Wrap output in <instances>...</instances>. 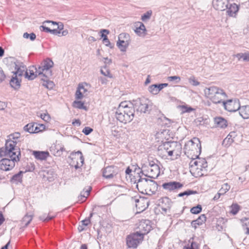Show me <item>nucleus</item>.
I'll list each match as a JSON object with an SVG mask.
<instances>
[{
    "label": "nucleus",
    "instance_id": "nucleus-1",
    "mask_svg": "<svg viewBox=\"0 0 249 249\" xmlns=\"http://www.w3.org/2000/svg\"><path fill=\"white\" fill-rule=\"evenodd\" d=\"M158 154L162 157L170 156L175 159L181 154V144L175 142H165L158 147Z\"/></svg>",
    "mask_w": 249,
    "mask_h": 249
},
{
    "label": "nucleus",
    "instance_id": "nucleus-2",
    "mask_svg": "<svg viewBox=\"0 0 249 249\" xmlns=\"http://www.w3.org/2000/svg\"><path fill=\"white\" fill-rule=\"evenodd\" d=\"M135 115L134 108L127 102H122L116 111V117L120 122L127 124L131 122Z\"/></svg>",
    "mask_w": 249,
    "mask_h": 249
},
{
    "label": "nucleus",
    "instance_id": "nucleus-3",
    "mask_svg": "<svg viewBox=\"0 0 249 249\" xmlns=\"http://www.w3.org/2000/svg\"><path fill=\"white\" fill-rule=\"evenodd\" d=\"M204 93L205 97L214 104L222 103L227 98L225 91L216 86L205 88L204 89Z\"/></svg>",
    "mask_w": 249,
    "mask_h": 249
},
{
    "label": "nucleus",
    "instance_id": "nucleus-4",
    "mask_svg": "<svg viewBox=\"0 0 249 249\" xmlns=\"http://www.w3.org/2000/svg\"><path fill=\"white\" fill-rule=\"evenodd\" d=\"M20 134L18 132H16L9 135L8 139L6 141L5 147L0 148L1 149V153H4L5 151H8V153H13V154L20 155V148L17 146V143L19 142ZM4 155V154H3Z\"/></svg>",
    "mask_w": 249,
    "mask_h": 249
},
{
    "label": "nucleus",
    "instance_id": "nucleus-5",
    "mask_svg": "<svg viewBox=\"0 0 249 249\" xmlns=\"http://www.w3.org/2000/svg\"><path fill=\"white\" fill-rule=\"evenodd\" d=\"M135 183L140 193L149 196L155 194L158 188V185L155 181L147 178H140Z\"/></svg>",
    "mask_w": 249,
    "mask_h": 249
},
{
    "label": "nucleus",
    "instance_id": "nucleus-6",
    "mask_svg": "<svg viewBox=\"0 0 249 249\" xmlns=\"http://www.w3.org/2000/svg\"><path fill=\"white\" fill-rule=\"evenodd\" d=\"M185 154L190 159L195 160L199 155L201 146L199 140L197 138L188 141L184 146Z\"/></svg>",
    "mask_w": 249,
    "mask_h": 249
},
{
    "label": "nucleus",
    "instance_id": "nucleus-7",
    "mask_svg": "<svg viewBox=\"0 0 249 249\" xmlns=\"http://www.w3.org/2000/svg\"><path fill=\"white\" fill-rule=\"evenodd\" d=\"M1 149H0V157H9L11 159L7 158H4L2 159L0 161V169L3 171H9L13 169L15 166V162L19 160V157L20 155H18L16 154H13V153H8V151L4 152V155L3 153L1 152Z\"/></svg>",
    "mask_w": 249,
    "mask_h": 249
},
{
    "label": "nucleus",
    "instance_id": "nucleus-8",
    "mask_svg": "<svg viewBox=\"0 0 249 249\" xmlns=\"http://www.w3.org/2000/svg\"><path fill=\"white\" fill-rule=\"evenodd\" d=\"M142 172L146 177L151 178H157L160 174V169L158 165L155 163L143 164L142 166Z\"/></svg>",
    "mask_w": 249,
    "mask_h": 249
},
{
    "label": "nucleus",
    "instance_id": "nucleus-9",
    "mask_svg": "<svg viewBox=\"0 0 249 249\" xmlns=\"http://www.w3.org/2000/svg\"><path fill=\"white\" fill-rule=\"evenodd\" d=\"M150 101L144 98H138L133 101L131 104L137 113H146L148 112Z\"/></svg>",
    "mask_w": 249,
    "mask_h": 249
},
{
    "label": "nucleus",
    "instance_id": "nucleus-10",
    "mask_svg": "<svg viewBox=\"0 0 249 249\" xmlns=\"http://www.w3.org/2000/svg\"><path fill=\"white\" fill-rule=\"evenodd\" d=\"M53 65V62L50 59L45 60L38 66V70L40 69L41 75L43 77H48L52 75V71L50 70Z\"/></svg>",
    "mask_w": 249,
    "mask_h": 249
},
{
    "label": "nucleus",
    "instance_id": "nucleus-11",
    "mask_svg": "<svg viewBox=\"0 0 249 249\" xmlns=\"http://www.w3.org/2000/svg\"><path fill=\"white\" fill-rule=\"evenodd\" d=\"M143 237L137 231L128 235L126 238V244L129 248H136L142 240Z\"/></svg>",
    "mask_w": 249,
    "mask_h": 249
},
{
    "label": "nucleus",
    "instance_id": "nucleus-12",
    "mask_svg": "<svg viewBox=\"0 0 249 249\" xmlns=\"http://www.w3.org/2000/svg\"><path fill=\"white\" fill-rule=\"evenodd\" d=\"M222 103L225 109L228 111L234 112L237 110L239 111L240 105L239 100H229L226 102L224 100Z\"/></svg>",
    "mask_w": 249,
    "mask_h": 249
},
{
    "label": "nucleus",
    "instance_id": "nucleus-13",
    "mask_svg": "<svg viewBox=\"0 0 249 249\" xmlns=\"http://www.w3.org/2000/svg\"><path fill=\"white\" fill-rule=\"evenodd\" d=\"M71 157L72 160L71 164L72 166H74L75 169H78L83 165L84 160L81 151H78L77 152L71 153Z\"/></svg>",
    "mask_w": 249,
    "mask_h": 249
},
{
    "label": "nucleus",
    "instance_id": "nucleus-14",
    "mask_svg": "<svg viewBox=\"0 0 249 249\" xmlns=\"http://www.w3.org/2000/svg\"><path fill=\"white\" fill-rule=\"evenodd\" d=\"M117 45L122 52H125L129 45V35L122 33L119 35Z\"/></svg>",
    "mask_w": 249,
    "mask_h": 249
},
{
    "label": "nucleus",
    "instance_id": "nucleus-15",
    "mask_svg": "<svg viewBox=\"0 0 249 249\" xmlns=\"http://www.w3.org/2000/svg\"><path fill=\"white\" fill-rule=\"evenodd\" d=\"M138 229H139V233L143 237V235L148 233L152 229L150 221L147 219L141 220L140 221Z\"/></svg>",
    "mask_w": 249,
    "mask_h": 249
},
{
    "label": "nucleus",
    "instance_id": "nucleus-16",
    "mask_svg": "<svg viewBox=\"0 0 249 249\" xmlns=\"http://www.w3.org/2000/svg\"><path fill=\"white\" fill-rule=\"evenodd\" d=\"M89 86L86 83H80L79 84L75 93V97L77 99H81L83 97L88 95V89Z\"/></svg>",
    "mask_w": 249,
    "mask_h": 249
},
{
    "label": "nucleus",
    "instance_id": "nucleus-17",
    "mask_svg": "<svg viewBox=\"0 0 249 249\" xmlns=\"http://www.w3.org/2000/svg\"><path fill=\"white\" fill-rule=\"evenodd\" d=\"M119 172L117 166H109L106 167L103 171V175L107 179H111L115 177Z\"/></svg>",
    "mask_w": 249,
    "mask_h": 249
},
{
    "label": "nucleus",
    "instance_id": "nucleus-18",
    "mask_svg": "<svg viewBox=\"0 0 249 249\" xmlns=\"http://www.w3.org/2000/svg\"><path fill=\"white\" fill-rule=\"evenodd\" d=\"M163 189L167 192H175L183 187V184L176 181H170L162 184Z\"/></svg>",
    "mask_w": 249,
    "mask_h": 249
},
{
    "label": "nucleus",
    "instance_id": "nucleus-19",
    "mask_svg": "<svg viewBox=\"0 0 249 249\" xmlns=\"http://www.w3.org/2000/svg\"><path fill=\"white\" fill-rule=\"evenodd\" d=\"M25 77L29 80L34 79L37 75H41L40 69L38 70L34 66H30L26 70L25 72Z\"/></svg>",
    "mask_w": 249,
    "mask_h": 249
},
{
    "label": "nucleus",
    "instance_id": "nucleus-20",
    "mask_svg": "<svg viewBox=\"0 0 249 249\" xmlns=\"http://www.w3.org/2000/svg\"><path fill=\"white\" fill-rule=\"evenodd\" d=\"M13 66L15 67L16 71L14 72L13 75L21 78L24 72L26 71V67L23 64L17 60L13 61Z\"/></svg>",
    "mask_w": 249,
    "mask_h": 249
},
{
    "label": "nucleus",
    "instance_id": "nucleus-21",
    "mask_svg": "<svg viewBox=\"0 0 249 249\" xmlns=\"http://www.w3.org/2000/svg\"><path fill=\"white\" fill-rule=\"evenodd\" d=\"M134 31L139 36H145L147 34V30L144 24L141 22H136L134 24Z\"/></svg>",
    "mask_w": 249,
    "mask_h": 249
},
{
    "label": "nucleus",
    "instance_id": "nucleus-22",
    "mask_svg": "<svg viewBox=\"0 0 249 249\" xmlns=\"http://www.w3.org/2000/svg\"><path fill=\"white\" fill-rule=\"evenodd\" d=\"M228 0H213V7L219 11H224L228 8Z\"/></svg>",
    "mask_w": 249,
    "mask_h": 249
},
{
    "label": "nucleus",
    "instance_id": "nucleus-23",
    "mask_svg": "<svg viewBox=\"0 0 249 249\" xmlns=\"http://www.w3.org/2000/svg\"><path fill=\"white\" fill-rule=\"evenodd\" d=\"M195 160H192L190 162V171L192 174H196L197 176H203L205 173L201 166H198L196 163H194Z\"/></svg>",
    "mask_w": 249,
    "mask_h": 249
},
{
    "label": "nucleus",
    "instance_id": "nucleus-24",
    "mask_svg": "<svg viewBox=\"0 0 249 249\" xmlns=\"http://www.w3.org/2000/svg\"><path fill=\"white\" fill-rule=\"evenodd\" d=\"M136 207L140 211H143L148 207V202L143 198H134Z\"/></svg>",
    "mask_w": 249,
    "mask_h": 249
},
{
    "label": "nucleus",
    "instance_id": "nucleus-25",
    "mask_svg": "<svg viewBox=\"0 0 249 249\" xmlns=\"http://www.w3.org/2000/svg\"><path fill=\"white\" fill-rule=\"evenodd\" d=\"M21 78L13 75L10 81L11 86L15 89H18L20 87Z\"/></svg>",
    "mask_w": 249,
    "mask_h": 249
},
{
    "label": "nucleus",
    "instance_id": "nucleus-26",
    "mask_svg": "<svg viewBox=\"0 0 249 249\" xmlns=\"http://www.w3.org/2000/svg\"><path fill=\"white\" fill-rule=\"evenodd\" d=\"M239 112L243 119H249V105L240 106Z\"/></svg>",
    "mask_w": 249,
    "mask_h": 249
},
{
    "label": "nucleus",
    "instance_id": "nucleus-27",
    "mask_svg": "<svg viewBox=\"0 0 249 249\" xmlns=\"http://www.w3.org/2000/svg\"><path fill=\"white\" fill-rule=\"evenodd\" d=\"M245 234L249 235V218L244 217L240 220Z\"/></svg>",
    "mask_w": 249,
    "mask_h": 249
},
{
    "label": "nucleus",
    "instance_id": "nucleus-28",
    "mask_svg": "<svg viewBox=\"0 0 249 249\" xmlns=\"http://www.w3.org/2000/svg\"><path fill=\"white\" fill-rule=\"evenodd\" d=\"M214 123L218 127L224 128L227 126V121L222 117L214 118Z\"/></svg>",
    "mask_w": 249,
    "mask_h": 249
},
{
    "label": "nucleus",
    "instance_id": "nucleus-29",
    "mask_svg": "<svg viewBox=\"0 0 249 249\" xmlns=\"http://www.w3.org/2000/svg\"><path fill=\"white\" fill-rule=\"evenodd\" d=\"M33 155L37 159L40 160H45L49 156V153L48 152L44 151H33Z\"/></svg>",
    "mask_w": 249,
    "mask_h": 249
},
{
    "label": "nucleus",
    "instance_id": "nucleus-30",
    "mask_svg": "<svg viewBox=\"0 0 249 249\" xmlns=\"http://www.w3.org/2000/svg\"><path fill=\"white\" fill-rule=\"evenodd\" d=\"M227 9L229 16H231L233 14L236 15L239 9V6L233 3L231 4L229 7L228 6Z\"/></svg>",
    "mask_w": 249,
    "mask_h": 249
},
{
    "label": "nucleus",
    "instance_id": "nucleus-31",
    "mask_svg": "<svg viewBox=\"0 0 249 249\" xmlns=\"http://www.w3.org/2000/svg\"><path fill=\"white\" fill-rule=\"evenodd\" d=\"M23 173V171H20L18 174L14 175L11 179V182L15 184L21 182Z\"/></svg>",
    "mask_w": 249,
    "mask_h": 249
},
{
    "label": "nucleus",
    "instance_id": "nucleus-32",
    "mask_svg": "<svg viewBox=\"0 0 249 249\" xmlns=\"http://www.w3.org/2000/svg\"><path fill=\"white\" fill-rule=\"evenodd\" d=\"M206 220V217L205 214H201L197 219L194 220L192 222V225L195 228L196 225H202Z\"/></svg>",
    "mask_w": 249,
    "mask_h": 249
},
{
    "label": "nucleus",
    "instance_id": "nucleus-33",
    "mask_svg": "<svg viewBox=\"0 0 249 249\" xmlns=\"http://www.w3.org/2000/svg\"><path fill=\"white\" fill-rule=\"evenodd\" d=\"M91 189V187H88L87 189H84L83 191L81 192L79 200L81 201V202H84L87 196L89 195Z\"/></svg>",
    "mask_w": 249,
    "mask_h": 249
},
{
    "label": "nucleus",
    "instance_id": "nucleus-34",
    "mask_svg": "<svg viewBox=\"0 0 249 249\" xmlns=\"http://www.w3.org/2000/svg\"><path fill=\"white\" fill-rule=\"evenodd\" d=\"M194 163H196L198 166H201L205 173L206 171L207 170V168L208 166L207 162L205 159H198L197 160L194 161Z\"/></svg>",
    "mask_w": 249,
    "mask_h": 249
},
{
    "label": "nucleus",
    "instance_id": "nucleus-35",
    "mask_svg": "<svg viewBox=\"0 0 249 249\" xmlns=\"http://www.w3.org/2000/svg\"><path fill=\"white\" fill-rule=\"evenodd\" d=\"M42 80L43 81L42 85L47 89H52L53 86L54 84L53 82L48 80V77L41 78Z\"/></svg>",
    "mask_w": 249,
    "mask_h": 249
},
{
    "label": "nucleus",
    "instance_id": "nucleus-36",
    "mask_svg": "<svg viewBox=\"0 0 249 249\" xmlns=\"http://www.w3.org/2000/svg\"><path fill=\"white\" fill-rule=\"evenodd\" d=\"M33 217V215L32 214H29L27 213L22 218V224H24L25 226H27L32 221Z\"/></svg>",
    "mask_w": 249,
    "mask_h": 249
},
{
    "label": "nucleus",
    "instance_id": "nucleus-37",
    "mask_svg": "<svg viewBox=\"0 0 249 249\" xmlns=\"http://www.w3.org/2000/svg\"><path fill=\"white\" fill-rule=\"evenodd\" d=\"M44 176L45 178H46L47 180H48L49 182H51L54 180V178L56 177V174H54L53 171L50 170L48 171L46 173V174Z\"/></svg>",
    "mask_w": 249,
    "mask_h": 249
},
{
    "label": "nucleus",
    "instance_id": "nucleus-38",
    "mask_svg": "<svg viewBox=\"0 0 249 249\" xmlns=\"http://www.w3.org/2000/svg\"><path fill=\"white\" fill-rule=\"evenodd\" d=\"M35 123H30L24 127V130L30 133H35L34 129H35Z\"/></svg>",
    "mask_w": 249,
    "mask_h": 249
},
{
    "label": "nucleus",
    "instance_id": "nucleus-39",
    "mask_svg": "<svg viewBox=\"0 0 249 249\" xmlns=\"http://www.w3.org/2000/svg\"><path fill=\"white\" fill-rule=\"evenodd\" d=\"M239 60L243 59L245 61H249V53H239L236 55Z\"/></svg>",
    "mask_w": 249,
    "mask_h": 249
},
{
    "label": "nucleus",
    "instance_id": "nucleus-40",
    "mask_svg": "<svg viewBox=\"0 0 249 249\" xmlns=\"http://www.w3.org/2000/svg\"><path fill=\"white\" fill-rule=\"evenodd\" d=\"M240 207L237 204H232L231 206L230 212L233 215L236 214L240 210Z\"/></svg>",
    "mask_w": 249,
    "mask_h": 249
},
{
    "label": "nucleus",
    "instance_id": "nucleus-41",
    "mask_svg": "<svg viewBox=\"0 0 249 249\" xmlns=\"http://www.w3.org/2000/svg\"><path fill=\"white\" fill-rule=\"evenodd\" d=\"M73 106L77 108L87 110V107L84 106V103L81 101H75L73 103Z\"/></svg>",
    "mask_w": 249,
    "mask_h": 249
},
{
    "label": "nucleus",
    "instance_id": "nucleus-42",
    "mask_svg": "<svg viewBox=\"0 0 249 249\" xmlns=\"http://www.w3.org/2000/svg\"><path fill=\"white\" fill-rule=\"evenodd\" d=\"M46 22L48 23H50L52 26H53L54 27L56 26L57 29H58V30L59 31H60V32L63 29L64 26L62 22L57 23L56 22L51 21H46Z\"/></svg>",
    "mask_w": 249,
    "mask_h": 249
},
{
    "label": "nucleus",
    "instance_id": "nucleus-43",
    "mask_svg": "<svg viewBox=\"0 0 249 249\" xmlns=\"http://www.w3.org/2000/svg\"><path fill=\"white\" fill-rule=\"evenodd\" d=\"M38 116H39L43 120L46 122H49L51 120L50 115L48 112L40 113Z\"/></svg>",
    "mask_w": 249,
    "mask_h": 249
},
{
    "label": "nucleus",
    "instance_id": "nucleus-44",
    "mask_svg": "<svg viewBox=\"0 0 249 249\" xmlns=\"http://www.w3.org/2000/svg\"><path fill=\"white\" fill-rule=\"evenodd\" d=\"M101 73L105 76H107L109 78L112 77L111 74L110 73L109 70L105 66L103 69H101Z\"/></svg>",
    "mask_w": 249,
    "mask_h": 249
},
{
    "label": "nucleus",
    "instance_id": "nucleus-45",
    "mask_svg": "<svg viewBox=\"0 0 249 249\" xmlns=\"http://www.w3.org/2000/svg\"><path fill=\"white\" fill-rule=\"evenodd\" d=\"M230 186L228 183H225L222 186L219 192L224 195L230 189Z\"/></svg>",
    "mask_w": 249,
    "mask_h": 249
},
{
    "label": "nucleus",
    "instance_id": "nucleus-46",
    "mask_svg": "<svg viewBox=\"0 0 249 249\" xmlns=\"http://www.w3.org/2000/svg\"><path fill=\"white\" fill-rule=\"evenodd\" d=\"M188 81L190 84L194 86H197L200 84V83L196 79L194 76H191L188 79Z\"/></svg>",
    "mask_w": 249,
    "mask_h": 249
},
{
    "label": "nucleus",
    "instance_id": "nucleus-47",
    "mask_svg": "<svg viewBox=\"0 0 249 249\" xmlns=\"http://www.w3.org/2000/svg\"><path fill=\"white\" fill-rule=\"evenodd\" d=\"M202 210L201 206L198 205L197 206L191 208L190 212L194 214L199 213Z\"/></svg>",
    "mask_w": 249,
    "mask_h": 249
},
{
    "label": "nucleus",
    "instance_id": "nucleus-48",
    "mask_svg": "<svg viewBox=\"0 0 249 249\" xmlns=\"http://www.w3.org/2000/svg\"><path fill=\"white\" fill-rule=\"evenodd\" d=\"M157 89V84L152 85L149 87V91L153 94H157L159 93Z\"/></svg>",
    "mask_w": 249,
    "mask_h": 249
},
{
    "label": "nucleus",
    "instance_id": "nucleus-49",
    "mask_svg": "<svg viewBox=\"0 0 249 249\" xmlns=\"http://www.w3.org/2000/svg\"><path fill=\"white\" fill-rule=\"evenodd\" d=\"M23 36L25 38H30V40H32V41L36 39V35L34 33H31L30 34H28L27 33H25L23 34Z\"/></svg>",
    "mask_w": 249,
    "mask_h": 249
},
{
    "label": "nucleus",
    "instance_id": "nucleus-50",
    "mask_svg": "<svg viewBox=\"0 0 249 249\" xmlns=\"http://www.w3.org/2000/svg\"><path fill=\"white\" fill-rule=\"evenodd\" d=\"M196 193V192H194V191H193L191 190H188V191H185L183 193H179L178 195V196L179 197H181V196H189V195H190L192 194H194Z\"/></svg>",
    "mask_w": 249,
    "mask_h": 249
},
{
    "label": "nucleus",
    "instance_id": "nucleus-51",
    "mask_svg": "<svg viewBox=\"0 0 249 249\" xmlns=\"http://www.w3.org/2000/svg\"><path fill=\"white\" fill-rule=\"evenodd\" d=\"M93 213H91L90 214L89 217L88 218H86L85 219L82 220L81 221V223L84 225V226H88L89 223L90 222V218L92 216Z\"/></svg>",
    "mask_w": 249,
    "mask_h": 249
},
{
    "label": "nucleus",
    "instance_id": "nucleus-52",
    "mask_svg": "<svg viewBox=\"0 0 249 249\" xmlns=\"http://www.w3.org/2000/svg\"><path fill=\"white\" fill-rule=\"evenodd\" d=\"M183 249H198V245L195 242H193L190 246L184 247Z\"/></svg>",
    "mask_w": 249,
    "mask_h": 249
},
{
    "label": "nucleus",
    "instance_id": "nucleus-53",
    "mask_svg": "<svg viewBox=\"0 0 249 249\" xmlns=\"http://www.w3.org/2000/svg\"><path fill=\"white\" fill-rule=\"evenodd\" d=\"M168 80L169 81H173L174 80H176V83H178L180 81V77L178 76H172L168 77Z\"/></svg>",
    "mask_w": 249,
    "mask_h": 249
},
{
    "label": "nucleus",
    "instance_id": "nucleus-54",
    "mask_svg": "<svg viewBox=\"0 0 249 249\" xmlns=\"http://www.w3.org/2000/svg\"><path fill=\"white\" fill-rule=\"evenodd\" d=\"M93 129L89 127H85L83 129L82 132L86 135L89 134L92 131Z\"/></svg>",
    "mask_w": 249,
    "mask_h": 249
},
{
    "label": "nucleus",
    "instance_id": "nucleus-55",
    "mask_svg": "<svg viewBox=\"0 0 249 249\" xmlns=\"http://www.w3.org/2000/svg\"><path fill=\"white\" fill-rule=\"evenodd\" d=\"M50 33L53 35H58L60 36L61 32L57 28H53L51 30Z\"/></svg>",
    "mask_w": 249,
    "mask_h": 249
},
{
    "label": "nucleus",
    "instance_id": "nucleus-56",
    "mask_svg": "<svg viewBox=\"0 0 249 249\" xmlns=\"http://www.w3.org/2000/svg\"><path fill=\"white\" fill-rule=\"evenodd\" d=\"M167 86H168V84L167 83H163V84H160L157 85V88L158 89H158L159 92L160 90H161L162 89H163L164 88H165V87H166Z\"/></svg>",
    "mask_w": 249,
    "mask_h": 249
},
{
    "label": "nucleus",
    "instance_id": "nucleus-57",
    "mask_svg": "<svg viewBox=\"0 0 249 249\" xmlns=\"http://www.w3.org/2000/svg\"><path fill=\"white\" fill-rule=\"evenodd\" d=\"M100 33H101V37H103L104 39L105 36H107L106 35H105V33H106L107 34H108L109 32L107 30L102 29L100 31Z\"/></svg>",
    "mask_w": 249,
    "mask_h": 249
},
{
    "label": "nucleus",
    "instance_id": "nucleus-58",
    "mask_svg": "<svg viewBox=\"0 0 249 249\" xmlns=\"http://www.w3.org/2000/svg\"><path fill=\"white\" fill-rule=\"evenodd\" d=\"M53 218V217H49V216H48L46 218H45V215H42V216H40V217H39L40 220H43V221H49V220L52 219Z\"/></svg>",
    "mask_w": 249,
    "mask_h": 249
},
{
    "label": "nucleus",
    "instance_id": "nucleus-59",
    "mask_svg": "<svg viewBox=\"0 0 249 249\" xmlns=\"http://www.w3.org/2000/svg\"><path fill=\"white\" fill-rule=\"evenodd\" d=\"M5 75L2 70L0 69V83L4 80Z\"/></svg>",
    "mask_w": 249,
    "mask_h": 249
},
{
    "label": "nucleus",
    "instance_id": "nucleus-60",
    "mask_svg": "<svg viewBox=\"0 0 249 249\" xmlns=\"http://www.w3.org/2000/svg\"><path fill=\"white\" fill-rule=\"evenodd\" d=\"M40 28H42V31H44V32H47V33H50L51 32V29L48 27H46L44 25L43 26H41L40 27Z\"/></svg>",
    "mask_w": 249,
    "mask_h": 249
},
{
    "label": "nucleus",
    "instance_id": "nucleus-61",
    "mask_svg": "<svg viewBox=\"0 0 249 249\" xmlns=\"http://www.w3.org/2000/svg\"><path fill=\"white\" fill-rule=\"evenodd\" d=\"M103 41L104 43H105L106 46H108L109 45H110V41L109 39L107 38V36H105Z\"/></svg>",
    "mask_w": 249,
    "mask_h": 249
},
{
    "label": "nucleus",
    "instance_id": "nucleus-62",
    "mask_svg": "<svg viewBox=\"0 0 249 249\" xmlns=\"http://www.w3.org/2000/svg\"><path fill=\"white\" fill-rule=\"evenodd\" d=\"M35 124H36V125H35V129H34L35 133H36L41 132L40 130L38 128V124L35 123Z\"/></svg>",
    "mask_w": 249,
    "mask_h": 249
},
{
    "label": "nucleus",
    "instance_id": "nucleus-63",
    "mask_svg": "<svg viewBox=\"0 0 249 249\" xmlns=\"http://www.w3.org/2000/svg\"><path fill=\"white\" fill-rule=\"evenodd\" d=\"M235 136V132H233V131H232V132H231L227 136V138L229 139H231L232 137H234V136Z\"/></svg>",
    "mask_w": 249,
    "mask_h": 249
},
{
    "label": "nucleus",
    "instance_id": "nucleus-64",
    "mask_svg": "<svg viewBox=\"0 0 249 249\" xmlns=\"http://www.w3.org/2000/svg\"><path fill=\"white\" fill-rule=\"evenodd\" d=\"M221 195L222 194L219 191V192L216 195H215V196L213 197V199L214 200L218 199L220 198Z\"/></svg>",
    "mask_w": 249,
    "mask_h": 249
}]
</instances>
